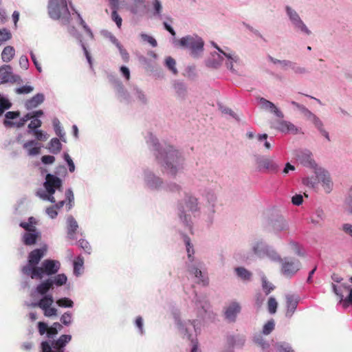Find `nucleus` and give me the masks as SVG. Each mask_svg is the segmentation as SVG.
Instances as JSON below:
<instances>
[{"label":"nucleus","instance_id":"nucleus-1","mask_svg":"<svg viewBox=\"0 0 352 352\" xmlns=\"http://www.w3.org/2000/svg\"><path fill=\"white\" fill-rule=\"evenodd\" d=\"M211 45L217 51L211 54L212 59L206 61L207 66L217 68L224 63L227 69L236 72L243 65V60L236 52L226 47L221 48L214 42H212Z\"/></svg>","mask_w":352,"mask_h":352},{"label":"nucleus","instance_id":"nucleus-2","mask_svg":"<svg viewBox=\"0 0 352 352\" xmlns=\"http://www.w3.org/2000/svg\"><path fill=\"white\" fill-rule=\"evenodd\" d=\"M155 155L158 163L172 176H175L184 168V155L172 146H164L163 149L158 153H155Z\"/></svg>","mask_w":352,"mask_h":352},{"label":"nucleus","instance_id":"nucleus-3","mask_svg":"<svg viewBox=\"0 0 352 352\" xmlns=\"http://www.w3.org/2000/svg\"><path fill=\"white\" fill-rule=\"evenodd\" d=\"M175 320L179 333L191 342L190 352H201L197 338V336L201 333V321L199 319L182 321L177 316Z\"/></svg>","mask_w":352,"mask_h":352},{"label":"nucleus","instance_id":"nucleus-4","mask_svg":"<svg viewBox=\"0 0 352 352\" xmlns=\"http://www.w3.org/2000/svg\"><path fill=\"white\" fill-rule=\"evenodd\" d=\"M43 187L44 189H39L36 193L43 201L56 203L63 193V181L50 173L46 175Z\"/></svg>","mask_w":352,"mask_h":352},{"label":"nucleus","instance_id":"nucleus-5","mask_svg":"<svg viewBox=\"0 0 352 352\" xmlns=\"http://www.w3.org/2000/svg\"><path fill=\"white\" fill-rule=\"evenodd\" d=\"M184 242L186 245L188 261H186L187 269L190 274L195 276L198 283L204 285L208 283V278L204 272V263L194 257V249L190 243V239L187 236H184Z\"/></svg>","mask_w":352,"mask_h":352},{"label":"nucleus","instance_id":"nucleus-6","mask_svg":"<svg viewBox=\"0 0 352 352\" xmlns=\"http://www.w3.org/2000/svg\"><path fill=\"white\" fill-rule=\"evenodd\" d=\"M173 43L180 48L188 50L189 55L193 58L202 57L205 43L197 34L186 35L178 40H175Z\"/></svg>","mask_w":352,"mask_h":352},{"label":"nucleus","instance_id":"nucleus-7","mask_svg":"<svg viewBox=\"0 0 352 352\" xmlns=\"http://www.w3.org/2000/svg\"><path fill=\"white\" fill-rule=\"evenodd\" d=\"M250 250L253 254L258 258H267L272 263L280 260V254L263 239H253L250 243Z\"/></svg>","mask_w":352,"mask_h":352},{"label":"nucleus","instance_id":"nucleus-8","mask_svg":"<svg viewBox=\"0 0 352 352\" xmlns=\"http://www.w3.org/2000/svg\"><path fill=\"white\" fill-rule=\"evenodd\" d=\"M68 3L72 7L70 0H49L47 11L50 17L54 20L60 19L64 23H67L70 16Z\"/></svg>","mask_w":352,"mask_h":352},{"label":"nucleus","instance_id":"nucleus-9","mask_svg":"<svg viewBox=\"0 0 352 352\" xmlns=\"http://www.w3.org/2000/svg\"><path fill=\"white\" fill-rule=\"evenodd\" d=\"M184 205L179 206L178 215L180 221L190 231L192 219L191 216L187 212L195 213L199 210L198 199L192 195H188L184 199Z\"/></svg>","mask_w":352,"mask_h":352},{"label":"nucleus","instance_id":"nucleus-10","mask_svg":"<svg viewBox=\"0 0 352 352\" xmlns=\"http://www.w3.org/2000/svg\"><path fill=\"white\" fill-rule=\"evenodd\" d=\"M285 10L290 25L296 34L303 36H310L312 34L311 30L302 21L296 10L287 6L285 8Z\"/></svg>","mask_w":352,"mask_h":352},{"label":"nucleus","instance_id":"nucleus-11","mask_svg":"<svg viewBox=\"0 0 352 352\" xmlns=\"http://www.w3.org/2000/svg\"><path fill=\"white\" fill-rule=\"evenodd\" d=\"M47 252V245H43L41 248L35 249L30 252L28 255V264L22 268V272L23 274L32 278L34 271L39 267L38 264L41 258L46 255Z\"/></svg>","mask_w":352,"mask_h":352},{"label":"nucleus","instance_id":"nucleus-12","mask_svg":"<svg viewBox=\"0 0 352 352\" xmlns=\"http://www.w3.org/2000/svg\"><path fill=\"white\" fill-rule=\"evenodd\" d=\"M307 166L315 169V175L319 183L321 184L323 190L327 194L330 193L334 186L331 174L325 169L321 168H317L315 161L310 157L307 160Z\"/></svg>","mask_w":352,"mask_h":352},{"label":"nucleus","instance_id":"nucleus-13","mask_svg":"<svg viewBox=\"0 0 352 352\" xmlns=\"http://www.w3.org/2000/svg\"><path fill=\"white\" fill-rule=\"evenodd\" d=\"M72 338L71 335L64 334L52 343L43 341L41 344L42 352H65V347L70 342Z\"/></svg>","mask_w":352,"mask_h":352},{"label":"nucleus","instance_id":"nucleus-14","mask_svg":"<svg viewBox=\"0 0 352 352\" xmlns=\"http://www.w3.org/2000/svg\"><path fill=\"white\" fill-rule=\"evenodd\" d=\"M60 263L58 261L45 259L41 266L36 269L32 276V279H41L44 274L53 275L55 274L60 269Z\"/></svg>","mask_w":352,"mask_h":352},{"label":"nucleus","instance_id":"nucleus-15","mask_svg":"<svg viewBox=\"0 0 352 352\" xmlns=\"http://www.w3.org/2000/svg\"><path fill=\"white\" fill-rule=\"evenodd\" d=\"M280 265V273L285 277L291 278L301 267V263L299 260L291 258L280 256V260L276 261Z\"/></svg>","mask_w":352,"mask_h":352},{"label":"nucleus","instance_id":"nucleus-16","mask_svg":"<svg viewBox=\"0 0 352 352\" xmlns=\"http://www.w3.org/2000/svg\"><path fill=\"white\" fill-rule=\"evenodd\" d=\"M54 303V298L51 294L45 295L43 296L38 302H32L28 304V306L38 307L44 313L46 317H52L57 315V309L54 307H52Z\"/></svg>","mask_w":352,"mask_h":352},{"label":"nucleus","instance_id":"nucleus-17","mask_svg":"<svg viewBox=\"0 0 352 352\" xmlns=\"http://www.w3.org/2000/svg\"><path fill=\"white\" fill-rule=\"evenodd\" d=\"M142 177L145 186L153 190H160L164 188V181L159 176L148 169L142 172Z\"/></svg>","mask_w":352,"mask_h":352},{"label":"nucleus","instance_id":"nucleus-18","mask_svg":"<svg viewBox=\"0 0 352 352\" xmlns=\"http://www.w3.org/2000/svg\"><path fill=\"white\" fill-rule=\"evenodd\" d=\"M276 157L274 155H258L254 157V162L258 170H267L270 171H276L278 165L276 162Z\"/></svg>","mask_w":352,"mask_h":352},{"label":"nucleus","instance_id":"nucleus-19","mask_svg":"<svg viewBox=\"0 0 352 352\" xmlns=\"http://www.w3.org/2000/svg\"><path fill=\"white\" fill-rule=\"evenodd\" d=\"M108 79L115 89L118 98L122 102L129 101V94L125 89L122 81L113 74H109Z\"/></svg>","mask_w":352,"mask_h":352},{"label":"nucleus","instance_id":"nucleus-20","mask_svg":"<svg viewBox=\"0 0 352 352\" xmlns=\"http://www.w3.org/2000/svg\"><path fill=\"white\" fill-rule=\"evenodd\" d=\"M241 310V306L239 302L232 301L229 302L223 309L225 319L228 322H234Z\"/></svg>","mask_w":352,"mask_h":352},{"label":"nucleus","instance_id":"nucleus-21","mask_svg":"<svg viewBox=\"0 0 352 352\" xmlns=\"http://www.w3.org/2000/svg\"><path fill=\"white\" fill-rule=\"evenodd\" d=\"M195 307L197 309V316L202 318L207 313L210 305L206 294H196L193 300Z\"/></svg>","mask_w":352,"mask_h":352},{"label":"nucleus","instance_id":"nucleus-22","mask_svg":"<svg viewBox=\"0 0 352 352\" xmlns=\"http://www.w3.org/2000/svg\"><path fill=\"white\" fill-rule=\"evenodd\" d=\"M62 326L58 322H54L51 327L43 322H38V330L39 334L43 336L47 334V338H51L56 336L59 331H60Z\"/></svg>","mask_w":352,"mask_h":352},{"label":"nucleus","instance_id":"nucleus-23","mask_svg":"<svg viewBox=\"0 0 352 352\" xmlns=\"http://www.w3.org/2000/svg\"><path fill=\"white\" fill-rule=\"evenodd\" d=\"M285 300L287 308L285 316L287 318H291L297 308L300 301V296L296 294H288L285 295Z\"/></svg>","mask_w":352,"mask_h":352},{"label":"nucleus","instance_id":"nucleus-24","mask_svg":"<svg viewBox=\"0 0 352 352\" xmlns=\"http://www.w3.org/2000/svg\"><path fill=\"white\" fill-rule=\"evenodd\" d=\"M270 226L272 230L276 233L287 231L289 228L287 221L282 216H278L272 219Z\"/></svg>","mask_w":352,"mask_h":352},{"label":"nucleus","instance_id":"nucleus-25","mask_svg":"<svg viewBox=\"0 0 352 352\" xmlns=\"http://www.w3.org/2000/svg\"><path fill=\"white\" fill-rule=\"evenodd\" d=\"M272 126L282 133L296 134L298 131V128L294 124L286 120H278L274 122Z\"/></svg>","mask_w":352,"mask_h":352},{"label":"nucleus","instance_id":"nucleus-26","mask_svg":"<svg viewBox=\"0 0 352 352\" xmlns=\"http://www.w3.org/2000/svg\"><path fill=\"white\" fill-rule=\"evenodd\" d=\"M259 104L262 109L274 113L278 118H283L284 117V115L280 110L273 102L266 100L265 98H260Z\"/></svg>","mask_w":352,"mask_h":352},{"label":"nucleus","instance_id":"nucleus-27","mask_svg":"<svg viewBox=\"0 0 352 352\" xmlns=\"http://www.w3.org/2000/svg\"><path fill=\"white\" fill-rule=\"evenodd\" d=\"M163 12V6L162 1L160 0H153L152 1V14L153 16L158 19H163L164 15ZM164 19H167L170 23L173 22V18L170 16H166Z\"/></svg>","mask_w":352,"mask_h":352},{"label":"nucleus","instance_id":"nucleus-28","mask_svg":"<svg viewBox=\"0 0 352 352\" xmlns=\"http://www.w3.org/2000/svg\"><path fill=\"white\" fill-rule=\"evenodd\" d=\"M23 147L29 156H36L41 153V146L35 140H29L25 142Z\"/></svg>","mask_w":352,"mask_h":352},{"label":"nucleus","instance_id":"nucleus-29","mask_svg":"<svg viewBox=\"0 0 352 352\" xmlns=\"http://www.w3.org/2000/svg\"><path fill=\"white\" fill-rule=\"evenodd\" d=\"M41 237V232L36 230L31 232H24L22 234V241L26 245H34Z\"/></svg>","mask_w":352,"mask_h":352},{"label":"nucleus","instance_id":"nucleus-30","mask_svg":"<svg viewBox=\"0 0 352 352\" xmlns=\"http://www.w3.org/2000/svg\"><path fill=\"white\" fill-rule=\"evenodd\" d=\"M15 80L16 78L12 72V67L10 65H6L0 67V80L1 82H8Z\"/></svg>","mask_w":352,"mask_h":352},{"label":"nucleus","instance_id":"nucleus-31","mask_svg":"<svg viewBox=\"0 0 352 352\" xmlns=\"http://www.w3.org/2000/svg\"><path fill=\"white\" fill-rule=\"evenodd\" d=\"M45 96L43 94H37L25 102V107L27 109L30 110L37 107L44 101Z\"/></svg>","mask_w":352,"mask_h":352},{"label":"nucleus","instance_id":"nucleus-32","mask_svg":"<svg viewBox=\"0 0 352 352\" xmlns=\"http://www.w3.org/2000/svg\"><path fill=\"white\" fill-rule=\"evenodd\" d=\"M67 236L70 239H75L76 232L78 228L77 221L72 216H69L67 219Z\"/></svg>","mask_w":352,"mask_h":352},{"label":"nucleus","instance_id":"nucleus-33","mask_svg":"<svg viewBox=\"0 0 352 352\" xmlns=\"http://www.w3.org/2000/svg\"><path fill=\"white\" fill-rule=\"evenodd\" d=\"M332 288L337 296L340 298V302H342L344 298V294L350 291V287L346 283H342L338 285H332Z\"/></svg>","mask_w":352,"mask_h":352},{"label":"nucleus","instance_id":"nucleus-34","mask_svg":"<svg viewBox=\"0 0 352 352\" xmlns=\"http://www.w3.org/2000/svg\"><path fill=\"white\" fill-rule=\"evenodd\" d=\"M145 138L148 146L153 151H156L155 153H158V152L164 147L160 145L157 139L152 133H148Z\"/></svg>","mask_w":352,"mask_h":352},{"label":"nucleus","instance_id":"nucleus-35","mask_svg":"<svg viewBox=\"0 0 352 352\" xmlns=\"http://www.w3.org/2000/svg\"><path fill=\"white\" fill-rule=\"evenodd\" d=\"M30 119L31 116L26 114L19 121L4 120L3 124L6 127L21 128Z\"/></svg>","mask_w":352,"mask_h":352},{"label":"nucleus","instance_id":"nucleus-36","mask_svg":"<svg viewBox=\"0 0 352 352\" xmlns=\"http://www.w3.org/2000/svg\"><path fill=\"white\" fill-rule=\"evenodd\" d=\"M254 342L262 349L263 352H269L270 344L263 338L262 333H258L254 336Z\"/></svg>","mask_w":352,"mask_h":352},{"label":"nucleus","instance_id":"nucleus-37","mask_svg":"<svg viewBox=\"0 0 352 352\" xmlns=\"http://www.w3.org/2000/svg\"><path fill=\"white\" fill-rule=\"evenodd\" d=\"M52 287V279H47L39 284L36 288V292L41 296L47 295V292Z\"/></svg>","mask_w":352,"mask_h":352},{"label":"nucleus","instance_id":"nucleus-38","mask_svg":"<svg viewBox=\"0 0 352 352\" xmlns=\"http://www.w3.org/2000/svg\"><path fill=\"white\" fill-rule=\"evenodd\" d=\"M84 272V258L79 256L74 261V274L80 276Z\"/></svg>","mask_w":352,"mask_h":352},{"label":"nucleus","instance_id":"nucleus-39","mask_svg":"<svg viewBox=\"0 0 352 352\" xmlns=\"http://www.w3.org/2000/svg\"><path fill=\"white\" fill-rule=\"evenodd\" d=\"M15 55V50L12 46H6L1 53V59L5 63L10 62Z\"/></svg>","mask_w":352,"mask_h":352},{"label":"nucleus","instance_id":"nucleus-40","mask_svg":"<svg viewBox=\"0 0 352 352\" xmlns=\"http://www.w3.org/2000/svg\"><path fill=\"white\" fill-rule=\"evenodd\" d=\"M306 113L309 120L314 124L318 131L324 128L323 122L318 116L309 110H306Z\"/></svg>","mask_w":352,"mask_h":352},{"label":"nucleus","instance_id":"nucleus-41","mask_svg":"<svg viewBox=\"0 0 352 352\" xmlns=\"http://www.w3.org/2000/svg\"><path fill=\"white\" fill-rule=\"evenodd\" d=\"M236 274L243 280H250L252 274L243 267H238L234 270Z\"/></svg>","mask_w":352,"mask_h":352},{"label":"nucleus","instance_id":"nucleus-42","mask_svg":"<svg viewBox=\"0 0 352 352\" xmlns=\"http://www.w3.org/2000/svg\"><path fill=\"white\" fill-rule=\"evenodd\" d=\"M52 124L56 134L61 139L62 141L65 142V133L64 132L58 119L54 118Z\"/></svg>","mask_w":352,"mask_h":352},{"label":"nucleus","instance_id":"nucleus-43","mask_svg":"<svg viewBox=\"0 0 352 352\" xmlns=\"http://www.w3.org/2000/svg\"><path fill=\"white\" fill-rule=\"evenodd\" d=\"M36 223L37 221L35 218L30 217L28 221L21 222L20 226L25 230V232H31L37 230L36 228Z\"/></svg>","mask_w":352,"mask_h":352},{"label":"nucleus","instance_id":"nucleus-44","mask_svg":"<svg viewBox=\"0 0 352 352\" xmlns=\"http://www.w3.org/2000/svg\"><path fill=\"white\" fill-rule=\"evenodd\" d=\"M48 149L53 154H58L62 149V144L58 138H52L50 143Z\"/></svg>","mask_w":352,"mask_h":352},{"label":"nucleus","instance_id":"nucleus-45","mask_svg":"<svg viewBox=\"0 0 352 352\" xmlns=\"http://www.w3.org/2000/svg\"><path fill=\"white\" fill-rule=\"evenodd\" d=\"M133 3L129 6V10L134 14H138L140 8H145L146 0H132Z\"/></svg>","mask_w":352,"mask_h":352},{"label":"nucleus","instance_id":"nucleus-46","mask_svg":"<svg viewBox=\"0 0 352 352\" xmlns=\"http://www.w3.org/2000/svg\"><path fill=\"white\" fill-rule=\"evenodd\" d=\"M174 89L179 98H184L186 95V87L183 82H176L174 84Z\"/></svg>","mask_w":352,"mask_h":352},{"label":"nucleus","instance_id":"nucleus-47","mask_svg":"<svg viewBox=\"0 0 352 352\" xmlns=\"http://www.w3.org/2000/svg\"><path fill=\"white\" fill-rule=\"evenodd\" d=\"M245 342V337L242 335H236L230 338V344L233 346L242 347Z\"/></svg>","mask_w":352,"mask_h":352},{"label":"nucleus","instance_id":"nucleus-48","mask_svg":"<svg viewBox=\"0 0 352 352\" xmlns=\"http://www.w3.org/2000/svg\"><path fill=\"white\" fill-rule=\"evenodd\" d=\"M319 183L317 177H307L302 179V184L309 188H316Z\"/></svg>","mask_w":352,"mask_h":352},{"label":"nucleus","instance_id":"nucleus-49","mask_svg":"<svg viewBox=\"0 0 352 352\" xmlns=\"http://www.w3.org/2000/svg\"><path fill=\"white\" fill-rule=\"evenodd\" d=\"M56 304L60 307L63 308H72L74 307V302L69 298H60L56 300Z\"/></svg>","mask_w":352,"mask_h":352},{"label":"nucleus","instance_id":"nucleus-50","mask_svg":"<svg viewBox=\"0 0 352 352\" xmlns=\"http://www.w3.org/2000/svg\"><path fill=\"white\" fill-rule=\"evenodd\" d=\"M267 135L266 133L258 134L256 136V142L259 144H263L264 147L267 150H270L272 148L271 144L267 141Z\"/></svg>","mask_w":352,"mask_h":352},{"label":"nucleus","instance_id":"nucleus-51","mask_svg":"<svg viewBox=\"0 0 352 352\" xmlns=\"http://www.w3.org/2000/svg\"><path fill=\"white\" fill-rule=\"evenodd\" d=\"M133 94L140 102H141L142 104H146L147 102L148 99H147L146 94L140 88L135 87L133 89Z\"/></svg>","mask_w":352,"mask_h":352},{"label":"nucleus","instance_id":"nucleus-52","mask_svg":"<svg viewBox=\"0 0 352 352\" xmlns=\"http://www.w3.org/2000/svg\"><path fill=\"white\" fill-rule=\"evenodd\" d=\"M52 285L62 286L65 285L67 280V278L65 274H59L52 278Z\"/></svg>","mask_w":352,"mask_h":352},{"label":"nucleus","instance_id":"nucleus-53","mask_svg":"<svg viewBox=\"0 0 352 352\" xmlns=\"http://www.w3.org/2000/svg\"><path fill=\"white\" fill-rule=\"evenodd\" d=\"M166 67L173 74H177V69L176 68V62L172 57L168 56L165 59Z\"/></svg>","mask_w":352,"mask_h":352},{"label":"nucleus","instance_id":"nucleus-54","mask_svg":"<svg viewBox=\"0 0 352 352\" xmlns=\"http://www.w3.org/2000/svg\"><path fill=\"white\" fill-rule=\"evenodd\" d=\"M275 347L278 352H294L290 344L287 342H277Z\"/></svg>","mask_w":352,"mask_h":352},{"label":"nucleus","instance_id":"nucleus-55","mask_svg":"<svg viewBox=\"0 0 352 352\" xmlns=\"http://www.w3.org/2000/svg\"><path fill=\"white\" fill-rule=\"evenodd\" d=\"M291 69L296 75L302 76L309 73V71L306 67L300 66L294 62L292 65Z\"/></svg>","mask_w":352,"mask_h":352},{"label":"nucleus","instance_id":"nucleus-56","mask_svg":"<svg viewBox=\"0 0 352 352\" xmlns=\"http://www.w3.org/2000/svg\"><path fill=\"white\" fill-rule=\"evenodd\" d=\"M167 192H179L182 190V187L175 182H170L166 186L164 185V188Z\"/></svg>","mask_w":352,"mask_h":352},{"label":"nucleus","instance_id":"nucleus-57","mask_svg":"<svg viewBox=\"0 0 352 352\" xmlns=\"http://www.w3.org/2000/svg\"><path fill=\"white\" fill-rule=\"evenodd\" d=\"M346 210L352 214V186L349 189L344 200Z\"/></svg>","mask_w":352,"mask_h":352},{"label":"nucleus","instance_id":"nucleus-58","mask_svg":"<svg viewBox=\"0 0 352 352\" xmlns=\"http://www.w3.org/2000/svg\"><path fill=\"white\" fill-rule=\"evenodd\" d=\"M275 323L273 320H269L266 322L262 330V333L264 335H269L274 329Z\"/></svg>","mask_w":352,"mask_h":352},{"label":"nucleus","instance_id":"nucleus-59","mask_svg":"<svg viewBox=\"0 0 352 352\" xmlns=\"http://www.w3.org/2000/svg\"><path fill=\"white\" fill-rule=\"evenodd\" d=\"M11 107V103L10 101L0 96V116L6 110L10 109Z\"/></svg>","mask_w":352,"mask_h":352},{"label":"nucleus","instance_id":"nucleus-60","mask_svg":"<svg viewBox=\"0 0 352 352\" xmlns=\"http://www.w3.org/2000/svg\"><path fill=\"white\" fill-rule=\"evenodd\" d=\"M12 38V34L10 32L6 29H0V45L6 42L7 41H9Z\"/></svg>","mask_w":352,"mask_h":352},{"label":"nucleus","instance_id":"nucleus-61","mask_svg":"<svg viewBox=\"0 0 352 352\" xmlns=\"http://www.w3.org/2000/svg\"><path fill=\"white\" fill-rule=\"evenodd\" d=\"M65 199L68 201V210H70L72 208L74 201V192L71 188H68L65 191Z\"/></svg>","mask_w":352,"mask_h":352},{"label":"nucleus","instance_id":"nucleus-62","mask_svg":"<svg viewBox=\"0 0 352 352\" xmlns=\"http://www.w3.org/2000/svg\"><path fill=\"white\" fill-rule=\"evenodd\" d=\"M60 322L65 326H69L72 322V316L69 311L64 313L60 317Z\"/></svg>","mask_w":352,"mask_h":352},{"label":"nucleus","instance_id":"nucleus-63","mask_svg":"<svg viewBox=\"0 0 352 352\" xmlns=\"http://www.w3.org/2000/svg\"><path fill=\"white\" fill-rule=\"evenodd\" d=\"M34 87L30 85H24L16 89L15 92L17 94H28L32 92Z\"/></svg>","mask_w":352,"mask_h":352},{"label":"nucleus","instance_id":"nucleus-64","mask_svg":"<svg viewBox=\"0 0 352 352\" xmlns=\"http://www.w3.org/2000/svg\"><path fill=\"white\" fill-rule=\"evenodd\" d=\"M267 305H268V311L270 314L276 313L278 303L274 298L270 297L269 298Z\"/></svg>","mask_w":352,"mask_h":352}]
</instances>
